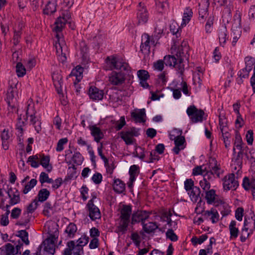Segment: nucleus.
I'll return each instance as SVG.
<instances>
[{
	"instance_id": "nucleus-64",
	"label": "nucleus",
	"mask_w": 255,
	"mask_h": 255,
	"mask_svg": "<svg viewBox=\"0 0 255 255\" xmlns=\"http://www.w3.org/2000/svg\"><path fill=\"white\" fill-rule=\"evenodd\" d=\"M102 175L100 173L98 172L95 173L92 177V180L96 184H99L101 183L102 181Z\"/></svg>"
},
{
	"instance_id": "nucleus-32",
	"label": "nucleus",
	"mask_w": 255,
	"mask_h": 255,
	"mask_svg": "<svg viewBox=\"0 0 255 255\" xmlns=\"http://www.w3.org/2000/svg\"><path fill=\"white\" fill-rule=\"evenodd\" d=\"M205 199L206 200L207 203L209 205L213 204L216 197L218 196L216 194V191L214 189H210L205 192Z\"/></svg>"
},
{
	"instance_id": "nucleus-17",
	"label": "nucleus",
	"mask_w": 255,
	"mask_h": 255,
	"mask_svg": "<svg viewBox=\"0 0 255 255\" xmlns=\"http://www.w3.org/2000/svg\"><path fill=\"white\" fill-rule=\"evenodd\" d=\"M246 63V67L245 70L246 71V73L243 75V78H247L249 77L250 72L252 70L253 66L254 68L255 67V58L252 56H247L245 58Z\"/></svg>"
},
{
	"instance_id": "nucleus-44",
	"label": "nucleus",
	"mask_w": 255,
	"mask_h": 255,
	"mask_svg": "<svg viewBox=\"0 0 255 255\" xmlns=\"http://www.w3.org/2000/svg\"><path fill=\"white\" fill-rule=\"evenodd\" d=\"M72 160L75 164L78 165H81L83 160L84 157L79 151L75 152L72 157Z\"/></svg>"
},
{
	"instance_id": "nucleus-57",
	"label": "nucleus",
	"mask_w": 255,
	"mask_h": 255,
	"mask_svg": "<svg viewBox=\"0 0 255 255\" xmlns=\"http://www.w3.org/2000/svg\"><path fill=\"white\" fill-rule=\"evenodd\" d=\"M4 251L6 253V255H15L14 253V247L13 245L9 243H7L4 246Z\"/></svg>"
},
{
	"instance_id": "nucleus-15",
	"label": "nucleus",
	"mask_w": 255,
	"mask_h": 255,
	"mask_svg": "<svg viewBox=\"0 0 255 255\" xmlns=\"http://www.w3.org/2000/svg\"><path fill=\"white\" fill-rule=\"evenodd\" d=\"M150 36L147 33H143L142 35V41L140 46V51L144 54H147L150 52Z\"/></svg>"
},
{
	"instance_id": "nucleus-18",
	"label": "nucleus",
	"mask_w": 255,
	"mask_h": 255,
	"mask_svg": "<svg viewBox=\"0 0 255 255\" xmlns=\"http://www.w3.org/2000/svg\"><path fill=\"white\" fill-rule=\"evenodd\" d=\"M130 114L131 118L133 119L135 123H144L145 122V120L144 119V117H146L145 109L143 108L138 110V113L132 112Z\"/></svg>"
},
{
	"instance_id": "nucleus-22",
	"label": "nucleus",
	"mask_w": 255,
	"mask_h": 255,
	"mask_svg": "<svg viewBox=\"0 0 255 255\" xmlns=\"http://www.w3.org/2000/svg\"><path fill=\"white\" fill-rule=\"evenodd\" d=\"M57 226V225L53 224L48 227L47 236L45 239H57L58 238L59 231Z\"/></svg>"
},
{
	"instance_id": "nucleus-55",
	"label": "nucleus",
	"mask_w": 255,
	"mask_h": 255,
	"mask_svg": "<svg viewBox=\"0 0 255 255\" xmlns=\"http://www.w3.org/2000/svg\"><path fill=\"white\" fill-rule=\"evenodd\" d=\"M126 125L125 118L124 116H122L120 118V122L117 121L115 124V128L117 131H119L122 129V128Z\"/></svg>"
},
{
	"instance_id": "nucleus-62",
	"label": "nucleus",
	"mask_w": 255,
	"mask_h": 255,
	"mask_svg": "<svg viewBox=\"0 0 255 255\" xmlns=\"http://www.w3.org/2000/svg\"><path fill=\"white\" fill-rule=\"evenodd\" d=\"M206 171V168L203 169L202 166H197L193 169L192 174L194 176L202 175Z\"/></svg>"
},
{
	"instance_id": "nucleus-9",
	"label": "nucleus",
	"mask_w": 255,
	"mask_h": 255,
	"mask_svg": "<svg viewBox=\"0 0 255 255\" xmlns=\"http://www.w3.org/2000/svg\"><path fill=\"white\" fill-rule=\"evenodd\" d=\"M138 24H143L146 23L148 19L149 14L145 7L141 2L139 3L136 14Z\"/></svg>"
},
{
	"instance_id": "nucleus-58",
	"label": "nucleus",
	"mask_w": 255,
	"mask_h": 255,
	"mask_svg": "<svg viewBox=\"0 0 255 255\" xmlns=\"http://www.w3.org/2000/svg\"><path fill=\"white\" fill-rule=\"evenodd\" d=\"M155 4L159 10H164L168 5V2L167 0H155Z\"/></svg>"
},
{
	"instance_id": "nucleus-52",
	"label": "nucleus",
	"mask_w": 255,
	"mask_h": 255,
	"mask_svg": "<svg viewBox=\"0 0 255 255\" xmlns=\"http://www.w3.org/2000/svg\"><path fill=\"white\" fill-rule=\"evenodd\" d=\"M170 30L173 35H175L176 37L180 36V32L181 28L178 26L172 23L170 26Z\"/></svg>"
},
{
	"instance_id": "nucleus-13",
	"label": "nucleus",
	"mask_w": 255,
	"mask_h": 255,
	"mask_svg": "<svg viewBox=\"0 0 255 255\" xmlns=\"http://www.w3.org/2000/svg\"><path fill=\"white\" fill-rule=\"evenodd\" d=\"M136 247L138 248V251L136 255H144L148 253L151 249V245L148 243V240L143 241L141 244L142 240H132Z\"/></svg>"
},
{
	"instance_id": "nucleus-31",
	"label": "nucleus",
	"mask_w": 255,
	"mask_h": 255,
	"mask_svg": "<svg viewBox=\"0 0 255 255\" xmlns=\"http://www.w3.org/2000/svg\"><path fill=\"white\" fill-rule=\"evenodd\" d=\"M244 227L246 229L249 230L251 233H253L255 229V219L253 218V217L251 218L245 217Z\"/></svg>"
},
{
	"instance_id": "nucleus-42",
	"label": "nucleus",
	"mask_w": 255,
	"mask_h": 255,
	"mask_svg": "<svg viewBox=\"0 0 255 255\" xmlns=\"http://www.w3.org/2000/svg\"><path fill=\"white\" fill-rule=\"evenodd\" d=\"M16 72L18 77H22L26 74V69L21 62H17L16 65Z\"/></svg>"
},
{
	"instance_id": "nucleus-61",
	"label": "nucleus",
	"mask_w": 255,
	"mask_h": 255,
	"mask_svg": "<svg viewBox=\"0 0 255 255\" xmlns=\"http://www.w3.org/2000/svg\"><path fill=\"white\" fill-rule=\"evenodd\" d=\"M246 138L249 145H252L254 141V132L252 129L247 131Z\"/></svg>"
},
{
	"instance_id": "nucleus-41",
	"label": "nucleus",
	"mask_w": 255,
	"mask_h": 255,
	"mask_svg": "<svg viewBox=\"0 0 255 255\" xmlns=\"http://www.w3.org/2000/svg\"><path fill=\"white\" fill-rule=\"evenodd\" d=\"M218 208V210L220 211L221 214L222 215L223 217L228 216L231 212L230 206L227 203H225L222 205H220V206Z\"/></svg>"
},
{
	"instance_id": "nucleus-63",
	"label": "nucleus",
	"mask_w": 255,
	"mask_h": 255,
	"mask_svg": "<svg viewBox=\"0 0 255 255\" xmlns=\"http://www.w3.org/2000/svg\"><path fill=\"white\" fill-rule=\"evenodd\" d=\"M21 32L20 30H14L13 37V45L16 46L20 42L19 39L21 38Z\"/></svg>"
},
{
	"instance_id": "nucleus-60",
	"label": "nucleus",
	"mask_w": 255,
	"mask_h": 255,
	"mask_svg": "<svg viewBox=\"0 0 255 255\" xmlns=\"http://www.w3.org/2000/svg\"><path fill=\"white\" fill-rule=\"evenodd\" d=\"M21 213V210L18 207L13 208L10 214V218L13 219H18Z\"/></svg>"
},
{
	"instance_id": "nucleus-8",
	"label": "nucleus",
	"mask_w": 255,
	"mask_h": 255,
	"mask_svg": "<svg viewBox=\"0 0 255 255\" xmlns=\"http://www.w3.org/2000/svg\"><path fill=\"white\" fill-rule=\"evenodd\" d=\"M150 214L149 212L145 210H137L134 212L132 214L131 223L134 224L141 222L142 225L145 220L148 218Z\"/></svg>"
},
{
	"instance_id": "nucleus-36",
	"label": "nucleus",
	"mask_w": 255,
	"mask_h": 255,
	"mask_svg": "<svg viewBox=\"0 0 255 255\" xmlns=\"http://www.w3.org/2000/svg\"><path fill=\"white\" fill-rule=\"evenodd\" d=\"M77 230L76 225L74 223H70L67 227L65 232L68 234V237L71 238L74 237Z\"/></svg>"
},
{
	"instance_id": "nucleus-23",
	"label": "nucleus",
	"mask_w": 255,
	"mask_h": 255,
	"mask_svg": "<svg viewBox=\"0 0 255 255\" xmlns=\"http://www.w3.org/2000/svg\"><path fill=\"white\" fill-rule=\"evenodd\" d=\"M89 129L91 131V135L94 137V140L97 142L103 138L104 134L100 128L97 127L96 125L89 127Z\"/></svg>"
},
{
	"instance_id": "nucleus-5",
	"label": "nucleus",
	"mask_w": 255,
	"mask_h": 255,
	"mask_svg": "<svg viewBox=\"0 0 255 255\" xmlns=\"http://www.w3.org/2000/svg\"><path fill=\"white\" fill-rule=\"evenodd\" d=\"M119 134L121 138L127 145H131L135 141V139L132 137H136L139 135V129L135 127H131L129 130L125 131H122L119 132Z\"/></svg>"
},
{
	"instance_id": "nucleus-27",
	"label": "nucleus",
	"mask_w": 255,
	"mask_h": 255,
	"mask_svg": "<svg viewBox=\"0 0 255 255\" xmlns=\"http://www.w3.org/2000/svg\"><path fill=\"white\" fill-rule=\"evenodd\" d=\"M50 194V193L47 189L43 188L38 191V194L34 199H37V203L38 202L43 203L47 200Z\"/></svg>"
},
{
	"instance_id": "nucleus-47",
	"label": "nucleus",
	"mask_w": 255,
	"mask_h": 255,
	"mask_svg": "<svg viewBox=\"0 0 255 255\" xmlns=\"http://www.w3.org/2000/svg\"><path fill=\"white\" fill-rule=\"evenodd\" d=\"M80 241V242L75 245V243H74V250L75 251L74 254L76 255H80V251L83 252V247L86 244H88L89 240H86V242L84 243V245H81V243H83V242L82 240H77V242Z\"/></svg>"
},
{
	"instance_id": "nucleus-12",
	"label": "nucleus",
	"mask_w": 255,
	"mask_h": 255,
	"mask_svg": "<svg viewBox=\"0 0 255 255\" xmlns=\"http://www.w3.org/2000/svg\"><path fill=\"white\" fill-rule=\"evenodd\" d=\"M241 13L237 10L234 16V22L232 27L233 35L241 36Z\"/></svg>"
},
{
	"instance_id": "nucleus-28",
	"label": "nucleus",
	"mask_w": 255,
	"mask_h": 255,
	"mask_svg": "<svg viewBox=\"0 0 255 255\" xmlns=\"http://www.w3.org/2000/svg\"><path fill=\"white\" fill-rule=\"evenodd\" d=\"M188 194L192 200H194L196 202L199 197L200 198V202H201V197H203L204 194L203 193H201V190L199 187L195 186L194 188L192 189L189 192Z\"/></svg>"
},
{
	"instance_id": "nucleus-48",
	"label": "nucleus",
	"mask_w": 255,
	"mask_h": 255,
	"mask_svg": "<svg viewBox=\"0 0 255 255\" xmlns=\"http://www.w3.org/2000/svg\"><path fill=\"white\" fill-rule=\"evenodd\" d=\"M9 204L10 206H13L20 202L21 199L20 195H16L15 194L9 195Z\"/></svg>"
},
{
	"instance_id": "nucleus-49",
	"label": "nucleus",
	"mask_w": 255,
	"mask_h": 255,
	"mask_svg": "<svg viewBox=\"0 0 255 255\" xmlns=\"http://www.w3.org/2000/svg\"><path fill=\"white\" fill-rule=\"evenodd\" d=\"M214 17L213 16H210L206 22L205 26V30L206 33H211L212 30V26L214 23Z\"/></svg>"
},
{
	"instance_id": "nucleus-21",
	"label": "nucleus",
	"mask_w": 255,
	"mask_h": 255,
	"mask_svg": "<svg viewBox=\"0 0 255 255\" xmlns=\"http://www.w3.org/2000/svg\"><path fill=\"white\" fill-rule=\"evenodd\" d=\"M221 2V6H226V7L224 8V10L223 11V14H222V18H223V20L224 21L226 19L227 22H228L229 20L231 19L232 15L231 12V9L228 7V5L230 4V0H223L222 1H220Z\"/></svg>"
},
{
	"instance_id": "nucleus-54",
	"label": "nucleus",
	"mask_w": 255,
	"mask_h": 255,
	"mask_svg": "<svg viewBox=\"0 0 255 255\" xmlns=\"http://www.w3.org/2000/svg\"><path fill=\"white\" fill-rule=\"evenodd\" d=\"M68 141V138L66 137L59 139L57 144L56 151L58 152L62 151L64 149V144L67 143Z\"/></svg>"
},
{
	"instance_id": "nucleus-2",
	"label": "nucleus",
	"mask_w": 255,
	"mask_h": 255,
	"mask_svg": "<svg viewBox=\"0 0 255 255\" xmlns=\"http://www.w3.org/2000/svg\"><path fill=\"white\" fill-rule=\"evenodd\" d=\"M189 47L186 45L183 47V45L179 46L177 49L176 56L179 62V65L177 67V71L180 73L181 76L184 74L185 68L183 64L184 58L188 59L189 57Z\"/></svg>"
},
{
	"instance_id": "nucleus-39",
	"label": "nucleus",
	"mask_w": 255,
	"mask_h": 255,
	"mask_svg": "<svg viewBox=\"0 0 255 255\" xmlns=\"http://www.w3.org/2000/svg\"><path fill=\"white\" fill-rule=\"evenodd\" d=\"M243 145H244V143L242 140V138L240 132L238 130H236L235 131V140L234 142V145L236 146L238 149H242V148L244 147Z\"/></svg>"
},
{
	"instance_id": "nucleus-59",
	"label": "nucleus",
	"mask_w": 255,
	"mask_h": 255,
	"mask_svg": "<svg viewBox=\"0 0 255 255\" xmlns=\"http://www.w3.org/2000/svg\"><path fill=\"white\" fill-rule=\"evenodd\" d=\"M12 134L9 132L8 129L4 128L1 132L0 137L1 140H9Z\"/></svg>"
},
{
	"instance_id": "nucleus-51",
	"label": "nucleus",
	"mask_w": 255,
	"mask_h": 255,
	"mask_svg": "<svg viewBox=\"0 0 255 255\" xmlns=\"http://www.w3.org/2000/svg\"><path fill=\"white\" fill-rule=\"evenodd\" d=\"M67 248H66L63 252V255H72V251L74 250V241L71 240L67 244Z\"/></svg>"
},
{
	"instance_id": "nucleus-6",
	"label": "nucleus",
	"mask_w": 255,
	"mask_h": 255,
	"mask_svg": "<svg viewBox=\"0 0 255 255\" xmlns=\"http://www.w3.org/2000/svg\"><path fill=\"white\" fill-rule=\"evenodd\" d=\"M62 16H59L56 19L54 25L53 30L56 33L60 32L64 28L65 25L69 19L71 18V13L69 10H66L62 12Z\"/></svg>"
},
{
	"instance_id": "nucleus-43",
	"label": "nucleus",
	"mask_w": 255,
	"mask_h": 255,
	"mask_svg": "<svg viewBox=\"0 0 255 255\" xmlns=\"http://www.w3.org/2000/svg\"><path fill=\"white\" fill-rule=\"evenodd\" d=\"M80 48L82 58L86 59L88 56L89 48L85 41H82L80 43Z\"/></svg>"
},
{
	"instance_id": "nucleus-25",
	"label": "nucleus",
	"mask_w": 255,
	"mask_h": 255,
	"mask_svg": "<svg viewBox=\"0 0 255 255\" xmlns=\"http://www.w3.org/2000/svg\"><path fill=\"white\" fill-rule=\"evenodd\" d=\"M113 186L114 191L118 194L123 193L126 190L125 183L119 178L114 179Z\"/></svg>"
},
{
	"instance_id": "nucleus-4",
	"label": "nucleus",
	"mask_w": 255,
	"mask_h": 255,
	"mask_svg": "<svg viewBox=\"0 0 255 255\" xmlns=\"http://www.w3.org/2000/svg\"><path fill=\"white\" fill-rule=\"evenodd\" d=\"M36 201L37 199H34L32 202L27 206L26 211L23 212V216L20 220L16 223V225L24 226L27 225L30 222V219L29 214L33 213L38 206V203Z\"/></svg>"
},
{
	"instance_id": "nucleus-24",
	"label": "nucleus",
	"mask_w": 255,
	"mask_h": 255,
	"mask_svg": "<svg viewBox=\"0 0 255 255\" xmlns=\"http://www.w3.org/2000/svg\"><path fill=\"white\" fill-rule=\"evenodd\" d=\"M206 4L204 5H199V20L204 21L208 15V7L210 4L209 0H205Z\"/></svg>"
},
{
	"instance_id": "nucleus-34",
	"label": "nucleus",
	"mask_w": 255,
	"mask_h": 255,
	"mask_svg": "<svg viewBox=\"0 0 255 255\" xmlns=\"http://www.w3.org/2000/svg\"><path fill=\"white\" fill-rule=\"evenodd\" d=\"M83 72V68L80 66H77L75 68L72 69L69 76H75L76 81L77 83L79 82L82 78V74Z\"/></svg>"
},
{
	"instance_id": "nucleus-10",
	"label": "nucleus",
	"mask_w": 255,
	"mask_h": 255,
	"mask_svg": "<svg viewBox=\"0 0 255 255\" xmlns=\"http://www.w3.org/2000/svg\"><path fill=\"white\" fill-rule=\"evenodd\" d=\"M87 208L89 211V216L92 221L101 218V212L99 209L94 205V201L90 200L87 204Z\"/></svg>"
},
{
	"instance_id": "nucleus-33",
	"label": "nucleus",
	"mask_w": 255,
	"mask_h": 255,
	"mask_svg": "<svg viewBox=\"0 0 255 255\" xmlns=\"http://www.w3.org/2000/svg\"><path fill=\"white\" fill-rule=\"evenodd\" d=\"M118 66L117 70H120V72H124L125 74V77L128 76L129 78L130 77H132V76L130 74L131 73L130 67L128 63L120 61Z\"/></svg>"
},
{
	"instance_id": "nucleus-26",
	"label": "nucleus",
	"mask_w": 255,
	"mask_h": 255,
	"mask_svg": "<svg viewBox=\"0 0 255 255\" xmlns=\"http://www.w3.org/2000/svg\"><path fill=\"white\" fill-rule=\"evenodd\" d=\"M164 64L168 66H173L177 70V67L179 65V62L177 58L174 55H167L164 57Z\"/></svg>"
},
{
	"instance_id": "nucleus-20",
	"label": "nucleus",
	"mask_w": 255,
	"mask_h": 255,
	"mask_svg": "<svg viewBox=\"0 0 255 255\" xmlns=\"http://www.w3.org/2000/svg\"><path fill=\"white\" fill-rule=\"evenodd\" d=\"M132 213L131 205H124L121 211V220L130 221V217Z\"/></svg>"
},
{
	"instance_id": "nucleus-3",
	"label": "nucleus",
	"mask_w": 255,
	"mask_h": 255,
	"mask_svg": "<svg viewBox=\"0 0 255 255\" xmlns=\"http://www.w3.org/2000/svg\"><path fill=\"white\" fill-rule=\"evenodd\" d=\"M186 113L192 123L202 122L205 115L203 110L198 109L194 105L188 107Z\"/></svg>"
},
{
	"instance_id": "nucleus-56",
	"label": "nucleus",
	"mask_w": 255,
	"mask_h": 255,
	"mask_svg": "<svg viewBox=\"0 0 255 255\" xmlns=\"http://www.w3.org/2000/svg\"><path fill=\"white\" fill-rule=\"evenodd\" d=\"M195 186L194 185L193 180L190 178L187 179L184 182V188L187 192H189Z\"/></svg>"
},
{
	"instance_id": "nucleus-46",
	"label": "nucleus",
	"mask_w": 255,
	"mask_h": 255,
	"mask_svg": "<svg viewBox=\"0 0 255 255\" xmlns=\"http://www.w3.org/2000/svg\"><path fill=\"white\" fill-rule=\"evenodd\" d=\"M221 132L225 146L227 148L230 145L231 143L230 140H229V138L231 137V134L228 131L226 130H223V129L221 130Z\"/></svg>"
},
{
	"instance_id": "nucleus-29",
	"label": "nucleus",
	"mask_w": 255,
	"mask_h": 255,
	"mask_svg": "<svg viewBox=\"0 0 255 255\" xmlns=\"http://www.w3.org/2000/svg\"><path fill=\"white\" fill-rule=\"evenodd\" d=\"M41 160L40 161V164L42 165L43 167L47 169V171L48 172H50L52 170V166L49 165L50 160V157L49 155H45L44 154L40 155Z\"/></svg>"
},
{
	"instance_id": "nucleus-1",
	"label": "nucleus",
	"mask_w": 255,
	"mask_h": 255,
	"mask_svg": "<svg viewBox=\"0 0 255 255\" xmlns=\"http://www.w3.org/2000/svg\"><path fill=\"white\" fill-rule=\"evenodd\" d=\"M57 240H43L34 254L38 255H54Z\"/></svg>"
},
{
	"instance_id": "nucleus-53",
	"label": "nucleus",
	"mask_w": 255,
	"mask_h": 255,
	"mask_svg": "<svg viewBox=\"0 0 255 255\" xmlns=\"http://www.w3.org/2000/svg\"><path fill=\"white\" fill-rule=\"evenodd\" d=\"M199 184L204 192L210 190L211 184L207 180L206 178L204 177L203 180L200 181Z\"/></svg>"
},
{
	"instance_id": "nucleus-30",
	"label": "nucleus",
	"mask_w": 255,
	"mask_h": 255,
	"mask_svg": "<svg viewBox=\"0 0 255 255\" xmlns=\"http://www.w3.org/2000/svg\"><path fill=\"white\" fill-rule=\"evenodd\" d=\"M192 16L193 11L192 8L189 6L186 7L184 10L181 25H186L190 21Z\"/></svg>"
},
{
	"instance_id": "nucleus-45",
	"label": "nucleus",
	"mask_w": 255,
	"mask_h": 255,
	"mask_svg": "<svg viewBox=\"0 0 255 255\" xmlns=\"http://www.w3.org/2000/svg\"><path fill=\"white\" fill-rule=\"evenodd\" d=\"M137 77L141 81H147L150 77V75L147 71L145 70H139L137 72Z\"/></svg>"
},
{
	"instance_id": "nucleus-40",
	"label": "nucleus",
	"mask_w": 255,
	"mask_h": 255,
	"mask_svg": "<svg viewBox=\"0 0 255 255\" xmlns=\"http://www.w3.org/2000/svg\"><path fill=\"white\" fill-rule=\"evenodd\" d=\"M37 181L36 179H31L24 186L22 192L24 194L28 193L37 184Z\"/></svg>"
},
{
	"instance_id": "nucleus-7",
	"label": "nucleus",
	"mask_w": 255,
	"mask_h": 255,
	"mask_svg": "<svg viewBox=\"0 0 255 255\" xmlns=\"http://www.w3.org/2000/svg\"><path fill=\"white\" fill-rule=\"evenodd\" d=\"M234 173H230L223 178V188L228 191L230 189L235 190L239 186V182L235 180Z\"/></svg>"
},
{
	"instance_id": "nucleus-50",
	"label": "nucleus",
	"mask_w": 255,
	"mask_h": 255,
	"mask_svg": "<svg viewBox=\"0 0 255 255\" xmlns=\"http://www.w3.org/2000/svg\"><path fill=\"white\" fill-rule=\"evenodd\" d=\"M121 223L120 224L118 228V232L119 233H122V234H124L126 231H127L128 227L129 221H126V220H121Z\"/></svg>"
},
{
	"instance_id": "nucleus-37",
	"label": "nucleus",
	"mask_w": 255,
	"mask_h": 255,
	"mask_svg": "<svg viewBox=\"0 0 255 255\" xmlns=\"http://www.w3.org/2000/svg\"><path fill=\"white\" fill-rule=\"evenodd\" d=\"M236 222L233 220L231 222L229 225V229L231 235V238H236L239 235V230L236 227Z\"/></svg>"
},
{
	"instance_id": "nucleus-11",
	"label": "nucleus",
	"mask_w": 255,
	"mask_h": 255,
	"mask_svg": "<svg viewBox=\"0 0 255 255\" xmlns=\"http://www.w3.org/2000/svg\"><path fill=\"white\" fill-rule=\"evenodd\" d=\"M126 77L125 74L122 72H112L110 76L109 77V81L113 85H122L125 81Z\"/></svg>"
},
{
	"instance_id": "nucleus-16",
	"label": "nucleus",
	"mask_w": 255,
	"mask_h": 255,
	"mask_svg": "<svg viewBox=\"0 0 255 255\" xmlns=\"http://www.w3.org/2000/svg\"><path fill=\"white\" fill-rule=\"evenodd\" d=\"M57 0H49L43 10V13L46 15L54 13L57 10Z\"/></svg>"
},
{
	"instance_id": "nucleus-14",
	"label": "nucleus",
	"mask_w": 255,
	"mask_h": 255,
	"mask_svg": "<svg viewBox=\"0 0 255 255\" xmlns=\"http://www.w3.org/2000/svg\"><path fill=\"white\" fill-rule=\"evenodd\" d=\"M88 95L93 100H101L103 98L104 92L95 86H90L88 91Z\"/></svg>"
},
{
	"instance_id": "nucleus-19",
	"label": "nucleus",
	"mask_w": 255,
	"mask_h": 255,
	"mask_svg": "<svg viewBox=\"0 0 255 255\" xmlns=\"http://www.w3.org/2000/svg\"><path fill=\"white\" fill-rule=\"evenodd\" d=\"M142 225L143 231H141L140 233L142 236L144 235V233L148 234L154 233L155 230L158 228V226L156 222L143 223Z\"/></svg>"
},
{
	"instance_id": "nucleus-35",
	"label": "nucleus",
	"mask_w": 255,
	"mask_h": 255,
	"mask_svg": "<svg viewBox=\"0 0 255 255\" xmlns=\"http://www.w3.org/2000/svg\"><path fill=\"white\" fill-rule=\"evenodd\" d=\"M120 61H118L117 58L114 56H108L106 59V62L109 66V69H118L119 64Z\"/></svg>"
},
{
	"instance_id": "nucleus-38",
	"label": "nucleus",
	"mask_w": 255,
	"mask_h": 255,
	"mask_svg": "<svg viewBox=\"0 0 255 255\" xmlns=\"http://www.w3.org/2000/svg\"><path fill=\"white\" fill-rule=\"evenodd\" d=\"M140 168L137 165H132L130 166L129 169V178L136 179V177L139 174Z\"/></svg>"
}]
</instances>
